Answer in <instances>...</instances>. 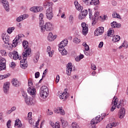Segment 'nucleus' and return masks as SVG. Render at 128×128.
I'll return each instance as SVG.
<instances>
[{
	"instance_id": "55",
	"label": "nucleus",
	"mask_w": 128,
	"mask_h": 128,
	"mask_svg": "<svg viewBox=\"0 0 128 128\" xmlns=\"http://www.w3.org/2000/svg\"><path fill=\"white\" fill-rule=\"evenodd\" d=\"M22 96H24V98H28V94H26V93L24 92H22Z\"/></svg>"
},
{
	"instance_id": "50",
	"label": "nucleus",
	"mask_w": 128,
	"mask_h": 128,
	"mask_svg": "<svg viewBox=\"0 0 128 128\" xmlns=\"http://www.w3.org/2000/svg\"><path fill=\"white\" fill-rule=\"evenodd\" d=\"M65 94H66L65 92L62 93L61 95H60L59 96L61 100H64L65 98V96H64Z\"/></svg>"
},
{
	"instance_id": "10",
	"label": "nucleus",
	"mask_w": 128,
	"mask_h": 128,
	"mask_svg": "<svg viewBox=\"0 0 128 128\" xmlns=\"http://www.w3.org/2000/svg\"><path fill=\"white\" fill-rule=\"evenodd\" d=\"M1 38L4 44H10V36L6 33L2 34Z\"/></svg>"
},
{
	"instance_id": "63",
	"label": "nucleus",
	"mask_w": 128,
	"mask_h": 128,
	"mask_svg": "<svg viewBox=\"0 0 128 128\" xmlns=\"http://www.w3.org/2000/svg\"><path fill=\"white\" fill-rule=\"evenodd\" d=\"M96 124H92V121L90 122V124H91V126H90V128H96Z\"/></svg>"
},
{
	"instance_id": "7",
	"label": "nucleus",
	"mask_w": 128,
	"mask_h": 128,
	"mask_svg": "<svg viewBox=\"0 0 128 128\" xmlns=\"http://www.w3.org/2000/svg\"><path fill=\"white\" fill-rule=\"evenodd\" d=\"M82 28V34L84 36H86L88 32V26L86 22H82L81 24Z\"/></svg>"
},
{
	"instance_id": "64",
	"label": "nucleus",
	"mask_w": 128,
	"mask_h": 128,
	"mask_svg": "<svg viewBox=\"0 0 128 128\" xmlns=\"http://www.w3.org/2000/svg\"><path fill=\"white\" fill-rule=\"evenodd\" d=\"M112 6H116V1H114V0H112Z\"/></svg>"
},
{
	"instance_id": "46",
	"label": "nucleus",
	"mask_w": 128,
	"mask_h": 128,
	"mask_svg": "<svg viewBox=\"0 0 128 128\" xmlns=\"http://www.w3.org/2000/svg\"><path fill=\"white\" fill-rule=\"evenodd\" d=\"M30 10H31V12H38V8L37 7H34L31 8Z\"/></svg>"
},
{
	"instance_id": "39",
	"label": "nucleus",
	"mask_w": 128,
	"mask_h": 128,
	"mask_svg": "<svg viewBox=\"0 0 128 128\" xmlns=\"http://www.w3.org/2000/svg\"><path fill=\"white\" fill-rule=\"evenodd\" d=\"M74 42L78 44L80 42V40L78 39V38H75L74 40Z\"/></svg>"
},
{
	"instance_id": "45",
	"label": "nucleus",
	"mask_w": 128,
	"mask_h": 128,
	"mask_svg": "<svg viewBox=\"0 0 128 128\" xmlns=\"http://www.w3.org/2000/svg\"><path fill=\"white\" fill-rule=\"evenodd\" d=\"M116 24L117 22H113L111 23V26L113 28H116Z\"/></svg>"
},
{
	"instance_id": "49",
	"label": "nucleus",
	"mask_w": 128,
	"mask_h": 128,
	"mask_svg": "<svg viewBox=\"0 0 128 128\" xmlns=\"http://www.w3.org/2000/svg\"><path fill=\"white\" fill-rule=\"evenodd\" d=\"M52 3H49L48 2H44V6H52Z\"/></svg>"
},
{
	"instance_id": "34",
	"label": "nucleus",
	"mask_w": 128,
	"mask_h": 128,
	"mask_svg": "<svg viewBox=\"0 0 128 128\" xmlns=\"http://www.w3.org/2000/svg\"><path fill=\"white\" fill-rule=\"evenodd\" d=\"M82 58H84V56L82 54H80L79 56H77L75 60H76V62H80V60H82Z\"/></svg>"
},
{
	"instance_id": "38",
	"label": "nucleus",
	"mask_w": 128,
	"mask_h": 128,
	"mask_svg": "<svg viewBox=\"0 0 128 128\" xmlns=\"http://www.w3.org/2000/svg\"><path fill=\"white\" fill-rule=\"evenodd\" d=\"M8 78V74L0 75V80H4V78Z\"/></svg>"
},
{
	"instance_id": "16",
	"label": "nucleus",
	"mask_w": 128,
	"mask_h": 128,
	"mask_svg": "<svg viewBox=\"0 0 128 128\" xmlns=\"http://www.w3.org/2000/svg\"><path fill=\"white\" fill-rule=\"evenodd\" d=\"M102 120V118L100 117V116H98L95 118H93L91 120V124H98V122H100Z\"/></svg>"
},
{
	"instance_id": "6",
	"label": "nucleus",
	"mask_w": 128,
	"mask_h": 128,
	"mask_svg": "<svg viewBox=\"0 0 128 128\" xmlns=\"http://www.w3.org/2000/svg\"><path fill=\"white\" fill-rule=\"evenodd\" d=\"M8 56L10 58H12L14 60H22V56H18V53L16 51L10 52Z\"/></svg>"
},
{
	"instance_id": "52",
	"label": "nucleus",
	"mask_w": 128,
	"mask_h": 128,
	"mask_svg": "<svg viewBox=\"0 0 128 128\" xmlns=\"http://www.w3.org/2000/svg\"><path fill=\"white\" fill-rule=\"evenodd\" d=\"M0 52L2 56H6V52L5 50H1Z\"/></svg>"
},
{
	"instance_id": "53",
	"label": "nucleus",
	"mask_w": 128,
	"mask_h": 128,
	"mask_svg": "<svg viewBox=\"0 0 128 128\" xmlns=\"http://www.w3.org/2000/svg\"><path fill=\"white\" fill-rule=\"evenodd\" d=\"M64 50V47H62V46H60L59 45V48H58V50L60 52H62V50Z\"/></svg>"
},
{
	"instance_id": "2",
	"label": "nucleus",
	"mask_w": 128,
	"mask_h": 128,
	"mask_svg": "<svg viewBox=\"0 0 128 128\" xmlns=\"http://www.w3.org/2000/svg\"><path fill=\"white\" fill-rule=\"evenodd\" d=\"M22 38H24V35L23 34H19L17 35L16 38L13 40L12 46L16 48L18 44H20L22 40Z\"/></svg>"
},
{
	"instance_id": "1",
	"label": "nucleus",
	"mask_w": 128,
	"mask_h": 128,
	"mask_svg": "<svg viewBox=\"0 0 128 128\" xmlns=\"http://www.w3.org/2000/svg\"><path fill=\"white\" fill-rule=\"evenodd\" d=\"M22 46L24 48V52L22 54L23 60L20 62V67L24 70H26L28 66L26 64V57L32 54V49L28 48V42L24 40L22 42Z\"/></svg>"
},
{
	"instance_id": "51",
	"label": "nucleus",
	"mask_w": 128,
	"mask_h": 128,
	"mask_svg": "<svg viewBox=\"0 0 128 128\" xmlns=\"http://www.w3.org/2000/svg\"><path fill=\"white\" fill-rule=\"evenodd\" d=\"M91 68L92 70H96V65H94V64H91Z\"/></svg>"
},
{
	"instance_id": "54",
	"label": "nucleus",
	"mask_w": 128,
	"mask_h": 128,
	"mask_svg": "<svg viewBox=\"0 0 128 128\" xmlns=\"http://www.w3.org/2000/svg\"><path fill=\"white\" fill-rule=\"evenodd\" d=\"M10 122H12V121L10 120H9L6 124V126L8 128H10Z\"/></svg>"
},
{
	"instance_id": "33",
	"label": "nucleus",
	"mask_w": 128,
	"mask_h": 128,
	"mask_svg": "<svg viewBox=\"0 0 128 128\" xmlns=\"http://www.w3.org/2000/svg\"><path fill=\"white\" fill-rule=\"evenodd\" d=\"M114 30H109L108 32V36H114Z\"/></svg>"
},
{
	"instance_id": "43",
	"label": "nucleus",
	"mask_w": 128,
	"mask_h": 128,
	"mask_svg": "<svg viewBox=\"0 0 128 128\" xmlns=\"http://www.w3.org/2000/svg\"><path fill=\"white\" fill-rule=\"evenodd\" d=\"M86 18V16L82 13H80L78 16V20H84Z\"/></svg>"
},
{
	"instance_id": "17",
	"label": "nucleus",
	"mask_w": 128,
	"mask_h": 128,
	"mask_svg": "<svg viewBox=\"0 0 128 128\" xmlns=\"http://www.w3.org/2000/svg\"><path fill=\"white\" fill-rule=\"evenodd\" d=\"M99 14L100 13H98V12H96L94 14V18L92 19V26H94V24H96V21L98 20V18L100 17L98 16Z\"/></svg>"
},
{
	"instance_id": "35",
	"label": "nucleus",
	"mask_w": 128,
	"mask_h": 128,
	"mask_svg": "<svg viewBox=\"0 0 128 128\" xmlns=\"http://www.w3.org/2000/svg\"><path fill=\"white\" fill-rule=\"evenodd\" d=\"M112 17L114 18H120V16L118 14H117L116 12H114L112 14Z\"/></svg>"
},
{
	"instance_id": "4",
	"label": "nucleus",
	"mask_w": 128,
	"mask_h": 128,
	"mask_svg": "<svg viewBox=\"0 0 128 128\" xmlns=\"http://www.w3.org/2000/svg\"><path fill=\"white\" fill-rule=\"evenodd\" d=\"M41 27V32H44L45 30L50 31L52 30V24L50 22H46L44 26H42V24L40 25Z\"/></svg>"
},
{
	"instance_id": "47",
	"label": "nucleus",
	"mask_w": 128,
	"mask_h": 128,
	"mask_svg": "<svg viewBox=\"0 0 128 128\" xmlns=\"http://www.w3.org/2000/svg\"><path fill=\"white\" fill-rule=\"evenodd\" d=\"M62 56H66L68 54V51L66 50H62V52H60Z\"/></svg>"
},
{
	"instance_id": "30",
	"label": "nucleus",
	"mask_w": 128,
	"mask_h": 128,
	"mask_svg": "<svg viewBox=\"0 0 128 128\" xmlns=\"http://www.w3.org/2000/svg\"><path fill=\"white\" fill-rule=\"evenodd\" d=\"M15 126H17L18 128H20L22 126V122L20 119H16V120Z\"/></svg>"
},
{
	"instance_id": "23",
	"label": "nucleus",
	"mask_w": 128,
	"mask_h": 128,
	"mask_svg": "<svg viewBox=\"0 0 128 128\" xmlns=\"http://www.w3.org/2000/svg\"><path fill=\"white\" fill-rule=\"evenodd\" d=\"M25 102L27 106H32L34 104V102L32 101V98H26Z\"/></svg>"
},
{
	"instance_id": "19",
	"label": "nucleus",
	"mask_w": 128,
	"mask_h": 128,
	"mask_svg": "<svg viewBox=\"0 0 128 128\" xmlns=\"http://www.w3.org/2000/svg\"><path fill=\"white\" fill-rule=\"evenodd\" d=\"M12 82L13 86H15V88H18L21 84L20 82L16 78H13Z\"/></svg>"
},
{
	"instance_id": "41",
	"label": "nucleus",
	"mask_w": 128,
	"mask_h": 128,
	"mask_svg": "<svg viewBox=\"0 0 128 128\" xmlns=\"http://www.w3.org/2000/svg\"><path fill=\"white\" fill-rule=\"evenodd\" d=\"M32 112H29L28 113V118L29 120H32Z\"/></svg>"
},
{
	"instance_id": "18",
	"label": "nucleus",
	"mask_w": 128,
	"mask_h": 128,
	"mask_svg": "<svg viewBox=\"0 0 128 128\" xmlns=\"http://www.w3.org/2000/svg\"><path fill=\"white\" fill-rule=\"evenodd\" d=\"M54 112H56V114H60L62 116H64L66 114L64 110H62V107H58V108H54Z\"/></svg>"
},
{
	"instance_id": "27",
	"label": "nucleus",
	"mask_w": 128,
	"mask_h": 128,
	"mask_svg": "<svg viewBox=\"0 0 128 128\" xmlns=\"http://www.w3.org/2000/svg\"><path fill=\"white\" fill-rule=\"evenodd\" d=\"M50 124L53 128H60V124L58 122H56L55 124L52 122H50Z\"/></svg>"
},
{
	"instance_id": "36",
	"label": "nucleus",
	"mask_w": 128,
	"mask_h": 128,
	"mask_svg": "<svg viewBox=\"0 0 128 128\" xmlns=\"http://www.w3.org/2000/svg\"><path fill=\"white\" fill-rule=\"evenodd\" d=\"M74 16L72 15H70L69 16V22L70 24H74Z\"/></svg>"
},
{
	"instance_id": "37",
	"label": "nucleus",
	"mask_w": 128,
	"mask_h": 128,
	"mask_svg": "<svg viewBox=\"0 0 128 128\" xmlns=\"http://www.w3.org/2000/svg\"><path fill=\"white\" fill-rule=\"evenodd\" d=\"M12 30H14V27L8 28L7 30V32L10 34L12 32Z\"/></svg>"
},
{
	"instance_id": "3",
	"label": "nucleus",
	"mask_w": 128,
	"mask_h": 128,
	"mask_svg": "<svg viewBox=\"0 0 128 128\" xmlns=\"http://www.w3.org/2000/svg\"><path fill=\"white\" fill-rule=\"evenodd\" d=\"M40 96L42 98H46L48 96V88L46 86H42L40 89Z\"/></svg>"
},
{
	"instance_id": "9",
	"label": "nucleus",
	"mask_w": 128,
	"mask_h": 128,
	"mask_svg": "<svg viewBox=\"0 0 128 128\" xmlns=\"http://www.w3.org/2000/svg\"><path fill=\"white\" fill-rule=\"evenodd\" d=\"M82 2L86 6L88 4H94V6H96V4H100V0H91V2H90L88 0H82Z\"/></svg>"
},
{
	"instance_id": "44",
	"label": "nucleus",
	"mask_w": 128,
	"mask_h": 128,
	"mask_svg": "<svg viewBox=\"0 0 128 128\" xmlns=\"http://www.w3.org/2000/svg\"><path fill=\"white\" fill-rule=\"evenodd\" d=\"M72 128H78V124L76 122H72Z\"/></svg>"
},
{
	"instance_id": "11",
	"label": "nucleus",
	"mask_w": 128,
	"mask_h": 128,
	"mask_svg": "<svg viewBox=\"0 0 128 128\" xmlns=\"http://www.w3.org/2000/svg\"><path fill=\"white\" fill-rule=\"evenodd\" d=\"M118 99L116 96H114L112 102V107L110 108V112H114V110H116V105L118 104Z\"/></svg>"
},
{
	"instance_id": "12",
	"label": "nucleus",
	"mask_w": 128,
	"mask_h": 128,
	"mask_svg": "<svg viewBox=\"0 0 128 128\" xmlns=\"http://www.w3.org/2000/svg\"><path fill=\"white\" fill-rule=\"evenodd\" d=\"M6 60L4 58H0V70H6Z\"/></svg>"
},
{
	"instance_id": "24",
	"label": "nucleus",
	"mask_w": 128,
	"mask_h": 128,
	"mask_svg": "<svg viewBox=\"0 0 128 128\" xmlns=\"http://www.w3.org/2000/svg\"><path fill=\"white\" fill-rule=\"evenodd\" d=\"M124 112H126V109H124V108H121L120 110V118H124Z\"/></svg>"
},
{
	"instance_id": "40",
	"label": "nucleus",
	"mask_w": 128,
	"mask_h": 128,
	"mask_svg": "<svg viewBox=\"0 0 128 128\" xmlns=\"http://www.w3.org/2000/svg\"><path fill=\"white\" fill-rule=\"evenodd\" d=\"M76 10H82L84 8L82 6H80V4H78L76 6Z\"/></svg>"
},
{
	"instance_id": "61",
	"label": "nucleus",
	"mask_w": 128,
	"mask_h": 128,
	"mask_svg": "<svg viewBox=\"0 0 128 128\" xmlns=\"http://www.w3.org/2000/svg\"><path fill=\"white\" fill-rule=\"evenodd\" d=\"M54 114V112H52V111L50 110V109H48V116H52V114Z\"/></svg>"
},
{
	"instance_id": "58",
	"label": "nucleus",
	"mask_w": 128,
	"mask_h": 128,
	"mask_svg": "<svg viewBox=\"0 0 128 128\" xmlns=\"http://www.w3.org/2000/svg\"><path fill=\"white\" fill-rule=\"evenodd\" d=\"M58 82H60V75H57L56 77V84H58Z\"/></svg>"
},
{
	"instance_id": "28",
	"label": "nucleus",
	"mask_w": 128,
	"mask_h": 128,
	"mask_svg": "<svg viewBox=\"0 0 128 128\" xmlns=\"http://www.w3.org/2000/svg\"><path fill=\"white\" fill-rule=\"evenodd\" d=\"M62 124V127L64 128H66L68 126V122L67 121H66L64 120H62V119L60 120Z\"/></svg>"
},
{
	"instance_id": "32",
	"label": "nucleus",
	"mask_w": 128,
	"mask_h": 128,
	"mask_svg": "<svg viewBox=\"0 0 128 128\" xmlns=\"http://www.w3.org/2000/svg\"><path fill=\"white\" fill-rule=\"evenodd\" d=\"M39 58H40V53L38 52L36 53V56L34 59V62H38Z\"/></svg>"
},
{
	"instance_id": "31",
	"label": "nucleus",
	"mask_w": 128,
	"mask_h": 128,
	"mask_svg": "<svg viewBox=\"0 0 128 128\" xmlns=\"http://www.w3.org/2000/svg\"><path fill=\"white\" fill-rule=\"evenodd\" d=\"M116 126V124H115L114 122H112V123H110L108 124H107V126H106V128H114Z\"/></svg>"
},
{
	"instance_id": "56",
	"label": "nucleus",
	"mask_w": 128,
	"mask_h": 128,
	"mask_svg": "<svg viewBox=\"0 0 128 128\" xmlns=\"http://www.w3.org/2000/svg\"><path fill=\"white\" fill-rule=\"evenodd\" d=\"M35 78H40V72H38L35 73Z\"/></svg>"
},
{
	"instance_id": "13",
	"label": "nucleus",
	"mask_w": 128,
	"mask_h": 128,
	"mask_svg": "<svg viewBox=\"0 0 128 128\" xmlns=\"http://www.w3.org/2000/svg\"><path fill=\"white\" fill-rule=\"evenodd\" d=\"M0 2L3 4V6L6 12H10V5L6 0H0Z\"/></svg>"
},
{
	"instance_id": "57",
	"label": "nucleus",
	"mask_w": 128,
	"mask_h": 128,
	"mask_svg": "<svg viewBox=\"0 0 128 128\" xmlns=\"http://www.w3.org/2000/svg\"><path fill=\"white\" fill-rule=\"evenodd\" d=\"M104 46V42H100L99 45H98V48H102Z\"/></svg>"
},
{
	"instance_id": "48",
	"label": "nucleus",
	"mask_w": 128,
	"mask_h": 128,
	"mask_svg": "<svg viewBox=\"0 0 128 128\" xmlns=\"http://www.w3.org/2000/svg\"><path fill=\"white\" fill-rule=\"evenodd\" d=\"M47 52L49 56H50V58H52V55H50V46H48Z\"/></svg>"
},
{
	"instance_id": "29",
	"label": "nucleus",
	"mask_w": 128,
	"mask_h": 128,
	"mask_svg": "<svg viewBox=\"0 0 128 128\" xmlns=\"http://www.w3.org/2000/svg\"><path fill=\"white\" fill-rule=\"evenodd\" d=\"M42 18H44V14H40V26H42V24H44V20H42Z\"/></svg>"
},
{
	"instance_id": "14",
	"label": "nucleus",
	"mask_w": 128,
	"mask_h": 128,
	"mask_svg": "<svg viewBox=\"0 0 128 128\" xmlns=\"http://www.w3.org/2000/svg\"><path fill=\"white\" fill-rule=\"evenodd\" d=\"M104 32V27H99L96 28V31L94 32V35L95 36H100V34H102Z\"/></svg>"
},
{
	"instance_id": "62",
	"label": "nucleus",
	"mask_w": 128,
	"mask_h": 128,
	"mask_svg": "<svg viewBox=\"0 0 128 128\" xmlns=\"http://www.w3.org/2000/svg\"><path fill=\"white\" fill-rule=\"evenodd\" d=\"M42 8L40 7H37V12H42Z\"/></svg>"
},
{
	"instance_id": "21",
	"label": "nucleus",
	"mask_w": 128,
	"mask_h": 128,
	"mask_svg": "<svg viewBox=\"0 0 128 128\" xmlns=\"http://www.w3.org/2000/svg\"><path fill=\"white\" fill-rule=\"evenodd\" d=\"M9 90H10V83L7 82L4 84V94H8Z\"/></svg>"
},
{
	"instance_id": "5",
	"label": "nucleus",
	"mask_w": 128,
	"mask_h": 128,
	"mask_svg": "<svg viewBox=\"0 0 128 128\" xmlns=\"http://www.w3.org/2000/svg\"><path fill=\"white\" fill-rule=\"evenodd\" d=\"M28 86L29 88L28 89V92L29 94L32 96V98H34L36 96V88H32V82H30L28 80Z\"/></svg>"
},
{
	"instance_id": "26",
	"label": "nucleus",
	"mask_w": 128,
	"mask_h": 128,
	"mask_svg": "<svg viewBox=\"0 0 128 128\" xmlns=\"http://www.w3.org/2000/svg\"><path fill=\"white\" fill-rule=\"evenodd\" d=\"M120 40V36L118 35L113 36V38L112 39L113 42H119Z\"/></svg>"
},
{
	"instance_id": "8",
	"label": "nucleus",
	"mask_w": 128,
	"mask_h": 128,
	"mask_svg": "<svg viewBox=\"0 0 128 128\" xmlns=\"http://www.w3.org/2000/svg\"><path fill=\"white\" fill-rule=\"evenodd\" d=\"M46 16L48 20H52V16H54V14L52 13V7L50 6L46 11Z\"/></svg>"
},
{
	"instance_id": "20",
	"label": "nucleus",
	"mask_w": 128,
	"mask_h": 128,
	"mask_svg": "<svg viewBox=\"0 0 128 128\" xmlns=\"http://www.w3.org/2000/svg\"><path fill=\"white\" fill-rule=\"evenodd\" d=\"M28 18V15L26 14H24L23 15H21L20 16L16 18V22H22L24 20H26V18Z\"/></svg>"
},
{
	"instance_id": "25",
	"label": "nucleus",
	"mask_w": 128,
	"mask_h": 128,
	"mask_svg": "<svg viewBox=\"0 0 128 128\" xmlns=\"http://www.w3.org/2000/svg\"><path fill=\"white\" fill-rule=\"evenodd\" d=\"M68 40L64 39V40L60 42L59 46L63 48H64V46H66V45L68 44Z\"/></svg>"
},
{
	"instance_id": "15",
	"label": "nucleus",
	"mask_w": 128,
	"mask_h": 128,
	"mask_svg": "<svg viewBox=\"0 0 128 128\" xmlns=\"http://www.w3.org/2000/svg\"><path fill=\"white\" fill-rule=\"evenodd\" d=\"M66 74L68 76H70V74H72V63H68L66 65Z\"/></svg>"
},
{
	"instance_id": "59",
	"label": "nucleus",
	"mask_w": 128,
	"mask_h": 128,
	"mask_svg": "<svg viewBox=\"0 0 128 128\" xmlns=\"http://www.w3.org/2000/svg\"><path fill=\"white\" fill-rule=\"evenodd\" d=\"M46 72H48V69H46L44 72H43V74L42 76V78H44V76H46Z\"/></svg>"
},
{
	"instance_id": "60",
	"label": "nucleus",
	"mask_w": 128,
	"mask_h": 128,
	"mask_svg": "<svg viewBox=\"0 0 128 128\" xmlns=\"http://www.w3.org/2000/svg\"><path fill=\"white\" fill-rule=\"evenodd\" d=\"M0 120L4 122V117L2 116V113H0Z\"/></svg>"
},
{
	"instance_id": "22",
	"label": "nucleus",
	"mask_w": 128,
	"mask_h": 128,
	"mask_svg": "<svg viewBox=\"0 0 128 128\" xmlns=\"http://www.w3.org/2000/svg\"><path fill=\"white\" fill-rule=\"evenodd\" d=\"M56 38V35H52V32H50L48 34V40L49 42H52V40H54Z\"/></svg>"
},
{
	"instance_id": "42",
	"label": "nucleus",
	"mask_w": 128,
	"mask_h": 128,
	"mask_svg": "<svg viewBox=\"0 0 128 128\" xmlns=\"http://www.w3.org/2000/svg\"><path fill=\"white\" fill-rule=\"evenodd\" d=\"M81 14H83L84 16H88V10H81Z\"/></svg>"
}]
</instances>
